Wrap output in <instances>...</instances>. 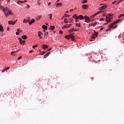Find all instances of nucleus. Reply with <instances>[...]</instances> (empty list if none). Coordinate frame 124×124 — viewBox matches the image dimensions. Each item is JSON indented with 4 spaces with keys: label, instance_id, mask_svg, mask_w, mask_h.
<instances>
[{
    "label": "nucleus",
    "instance_id": "338daca9",
    "mask_svg": "<svg viewBox=\"0 0 124 124\" xmlns=\"http://www.w3.org/2000/svg\"><path fill=\"white\" fill-rule=\"evenodd\" d=\"M103 16H106V15L105 14H103Z\"/></svg>",
    "mask_w": 124,
    "mask_h": 124
},
{
    "label": "nucleus",
    "instance_id": "a18cd8bd",
    "mask_svg": "<svg viewBox=\"0 0 124 124\" xmlns=\"http://www.w3.org/2000/svg\"><path fill=\"white\" fill-rule=\"evenodd\" d=\"M48 55H47V54H46L44 56V58H46L47 57Z\"/></svg>",
    "mask_w": 124,
    "mask_h": 124
},
{
    "label": "nucleus",
    "instance_id": "f3484780",
    "mask_svg": "<svg viewBox=\"0 0 124 124\" xmlns=\"http://www.w3.org/2000/svg\"><path fill=\"white\" fill-rule=\"evenodd\" d=\"M42 28L43 29V30H45V31H47V28H48L47 27V26L45 25H43L42 26Z\"/></svg>",
    "mask_w": 124,
    "mask_h": 124
},
{
    "label": "nucleus",
    "instance_id": "e433bc0d",
    "mask_svg": "<svg viewBox=\"0 0 124 124\" xmlns=\"http://www.w3.org/2000/svg\"><path fill=\"white\" fill-rule=\"evenodd\" d=\"M64 17H70V16L68 15L67 14H65L64 15Z\"/></svg>",
    "mask_w": 124,
    "mask_h": 124
},
{
    "label": "nucleus",
    "instance_id": "13d9d810",
    "mask_svg": "<svg viewBox=\"0 0 124 124\" xmlns=\"http://www.w3.org/2000/svg\"><path fill=\"white\" fill-rule=\"evenodd\" d=\"M16 35H18L19 34V32H16Z\"/></svg>",
    "mask_w": 124,
    "mask_h": 124
},
{
    "label": "nucleus",
    "instance_id": "2f4dec72",
    "mask_svg": "<svg viewBox=\"0 0 124 124\" xmlns=\"http://www.w3.org/2000/svg\"><path fill=\"white\" fill-rule=\"evenodd\" d=\"M49 19H50V20H52V14H49Z\"/></svg>",
    "mask_w": 124,
    "mask_h": 124
},
{
    "label": "nucleus",
    "instance_id": "4c0bfd02",
    "mask_svg": "<svg viewBox=\"0 0 124 124\" xmlns=\"http://www.w3.org/2000/svg\"><path fill=\"white\" fill-rule=\"evenodd\" d=\"M36 47H37V45L32 46L33 49H34L35 48H36Z\"/></svg>",
    "mask_w": 124,
    "mask_h": 124
},
{
    "label": "nucleus",
    "instance_id": "f257e3e1",
    "mask_svg": "<svg viewBox=\"0 0 124 124\" xmlns=\"http://www.w3.org/2000/svg\"><path fill=\"white\" fill-rule=\"evenodd\" d=\"M3 12H4V14L6 17H8L9 15H14V14L11 11V10H9L8 7H6L5 9H3Z\"/></svg>",
    "mask_w": 124,
    "mask_h": 124
},
{
    "label": "nucleus",
    "instance_id": "5fc2aeb1",
    "mask_svg": "<svg viewBox=\"0 0 124 124\" xmlns=\"http://www.w3.org/2000/svg\"><path fill=\"white\" fill-rule=\"evenodd\" d=\"M59 32H60V33H61V34H62V31H59Z\"/></svg>",
    "mask_w": 124,
    "mask_h": 124
},
{
    "label": "nucleus",
    "instance_id": "bb28decb",
    "mask_svg": "<svg viewBox=\"0 0 124 124\" xmlns=\"http://www.w3.org/2000/svg\"><path fill=\"white\" fill-rule=\"evenodd\" d=\"M50 30L53 31V30H54L55 29V26H50Z\"/></svg>",
    "mask_w": 124,
    "mask_h": 124
},
{
    "label": "nucleus",
    "instance_id": "f03ea898",
    "mask_svg": "<svg viewBox=\"0 0 124 124\" xmlns=\"http://www.w3.org/2000/svg\"><path fill=\"white\" fill-rule=\"evenodd\" d=\"M112 16L111 14H108V16H106V21L108 22V23H110L111 22V19H112V17H110Z\"/></svg>",
    "mask_w": 124,
    "mask_h": 124
},
{
    "label": "nucleus",
    "instance_id": "4d7b16f0",
    "mask_svg": "<svg viewBox=\"0 0 124 124\" xmlns=\"http://www.w3.org/2000/svg\"><path fill=\"white\" fill-rule=\"evenodd\" d=\"M47 56H49V55H50V52H48L47 54H46Z\"/></svg>",
    "mask_w": 124,
    "mask_h": 124
},
{
    "label": "nucleus",
    "instance_id": "6e6d98bb",
    "mask_svg": "<svg viewBox=\"0 0 124 124\" xmlns=\"http://www.w3.org/2000/svg\"><path fill=\"white\" fill-rule=\"evenodd\" d=\"M32 52H33L32 50H30V51H29V53H32Z\"/></svg>",
    "mask_w": 124,
    "mask_h": 124
},
{
    "label": "nucleus",
    "instance_id": "72a5a7b5",
    "mask_svg": "<svg viewBox=\"0 0 124 124\" xmlns=\"http://www.w3.org/2000/svg\"><path fill=\"white\" fill-rule=\"evenodd\" d=\"M65 38H66L67 39H69V36L68 35H65Z\"/></svg>",
    "mask_w": 124,
    "mask_h": 124
},
{
    "label": "nucleus",
    "instance_id": "8fccbe9b",
    "mask_svg": "<svg viewBox=\"0 0 124 124\" xmlns=\"http://www.w3.org/2000/svg\"><path fill=\"white\" fill-rule=\"evenodd\" d=\"M121 33L120 34H119V36H118V38H121Z\"/></svg>",
    "mask_w": 124,
    "mask_h": 124
},
{
    "label": "nucleus",
    "instance_id": "6ab92c4d",
    "mask_svg": "<svg viewBox=\"0 0 124 124\" xmlns=\"http://www.w3.org/2000/svg\"><path fill=\"white\" fill-rule=\"evenodd\" d=\"M0 31L1 32H3L4 31L3 27L1 25H0Z\"/></svg>",
    "mask_w": 124,
    "mask_h": 124
},
{
    "label": "nucleus",
    "instance_id": "7ed1b4c3",
    "mask_svg": "<svg viewBox=\"0 0 124 124\" xmlns=\"http://www.w3.org/2000/svg\"><path fill=\"white\" fill-rule=\"evenodd\" d=\"M121 21V19H118L117 21L114 22L112 24L109 25V29H112V28H114V25H117V23H119Z\"/></svg>",
    "mask_w": 124,
    "mask_h": 124
},
{
    "label": "nucleus",
    "instance_id": "3c124183",
    "mask_svg": "<svg viewBox=\"0 0 124 124\" xmlns=\"http://www.w3.org/2000/svg\"><path fill=\"white\" fill-rule=\"evenodd\" d=\"M103 29H104L103 28H101L99 31H102Z\"/></svg>",
    "mask_w": 124,
    "mask_h": 124
},
{
    "label": "nucleus",
    "instance_id": "79ce46f5",
    "mask_svg": "<svg viewBox=\"0 0 124 124\" xmlns=\"http://www.w3.org/2000/svg\"><path fill=\"white\" fill-rule=\"evenodd\" d=\"M26 8H27L28 9H29V8H30V5L27 4V6H26Z\"/></svg>",
    "mask_w": 124,
    "mask_h": 124
},
{
    "label": "nucleus",
    "instance_id": "aec40b11",
    "mask_svg": "<svg viewBox=\"0 0 124 124\" xmlns=\"http://www.w3.org/2000/svg\"><path fill=\"white\" fill-rule=\"evenodd\" d=\"M68 28H70V26H69L68 24H67L65 26H64L63 27H62V29H67Z\"/></svg>",
    "mask_w": 124,
    "mask_h": 124
},
{
    "label": "nucleus",
    "instance_id": "09e8293b",
    "mask_svg": "<svg viewBox=\"0 0 124 124\" xmlns=\"http://www.w3.org/2000/svg\"><path fill=\"white\" fill-rule=\"evenodd\" d=\"M21 59H22V56H20L18 58V60H21Z\"/></svg>",
    "mask_w": 124,
    "mask_h": 124
},
{
    "label": "nucleus",
    "instance_id": "f8f14e48",
    "mask_svg": "<svg viewBox=\"0 0 124 124\" xmlns=\"http://www.w3.org/2000/svg\"><path fill=\"white\" fill-rule=\"evenodd\" d=\"M82 8L83 9H88L89 6L87 4L82 5Z\"/></svg>",
    "mask_w": 124,
    "mask_h": 124
},
{
    "label": "nucleus",
    "instance_id": "e2e57ef3",
    "mask_svg": "<svg viewBox=\"0 0 124 124\" xmlns=\"http://www.w3.org/2000/svg\"><path fill=\"white\" fill-rule=\"evenodd\" d=\"M17 31H20V29H17Z\"/></svg>",
    "mask_w": 124,
    "mask_h": 124
},
{
    "label": "nucleus",
    "instance_id": "49530a36",
    "mask_svg": "<svg viewBox=\"0 0 124 124\" xmlns=\"http://www.w3.org/2000/svg\"><path fill=\"white\" fill-rule=\"evenodd\" d=\"M71 38H72V40H73V41H74V40H75V39H74V36H73V37H72Z\"/></svg>",
    "mask_w": 124,
    "mask_h": 124
},
{
    "label": "nucleus",
    "instance_id": "20e7f679",
    "mask_svg": "<svg viewBox=\"0 0 124 124\" xmlns=\"http://www.w3.org/2000/svg\"><path fill=\"white\" fill-rule=\"evenodd\" d=\"M84 19H85V22L86 23H90L91 22V18H90V17H89L88 16H84Z\"/></svg>",
    "mask_w": 124,
    "mask_h": 124
},
{
    "label": "nucleus",
    "instance_id": "ddd939ff",
    "mask_svg": "<svg viewBox=\"0 0 124 124\" xmlns=\"http://www.w3.org/2000/svg\"><path fill=\"white\" fill-rule=\"evenodd\" d=\"M94 32H95V34H94L93 37H92V38L93 39H94V38H96L97 36V32H95V31H94Z\"/></svg>",
    "mask_w": 124,
    "mask_h": 124
},
{
    "label": "nucleus",
    "instance_id": "c9c22d12",
    "mask_svg": "<svg viewBox=\"0 0 124 124\" xmlns=\"http://www.w3.org/2000/svg\"><path fill=\"white\" fill-rule=\"evenodd\" d=\"M69 20L70 21V23H72V21H73L72 18H69Z\"/></svg>",
    "mask_w": 124,
    "mask_h": 124
},
{
    "label": "nucleus",
    "instance_id": "58836bf2",
    "mask_svg": "<svg viewBox=\"0 0 124 124\" xmlns=\"http://www.w3.org/2000/svg\"><path fill=\"white\" fill-rule=\"evenodd\" d=\"M124 0H119L118 3H117V4H119V3H120V2H122V1H123Z\"/></svg>",
    "mask_w": 124,
    "mask_h": 124
},
{
    "label": "nucleus",
    "instance_id": "5701e85b",
    "mask_svg": "<svg viewBox=\"0 0 124 124\" xmlns=\"http://www.w3.org/2000/svg\"><path fill=\"white\" fill-rule=\"evenodd\" d=\"M16 3H17V4H20V3H24V1L21 0H17Z\"/></svg>",
    "mask_w": 124,
    "mask_h": 124
},
{
    "label": "nucleus",
    "instance_id": "0eeeda50",
    "mask_svg": "<svg viewBox=\"0 0 124 124\" xmlns=\"http://www.w3.org/2000/svg\"><path fill=\"white\" fill-rule=\"evenodd\" d=\"M72 18H74V19H75V22L77 23V22H79V19L77 17V15L75 14L73 16Z\"/></svg>",
    "mask_w": 124,
    "mask_h": 124
},
{
    "label": "nucleus",
    "instance_id": "052dcab7",
    "mask_svg": "<svg viewBox=\"0 0 124 124\" xmlns=\"http://www.w3.org/2000/svg\"><path fill=\"white\" fill-rule=\"evenodd\" d=\"M110 31V29H107V30H106V31Z\"/></svg>",
    "mask_w": 124,
    "mask_h": 124
},
{
    "label": "nucleus",
    "instance_id": "7c9ffc66",
    "mask_svg": "<svg viewBox=\"0 0 124 124\" xmlns=\"http://www.w3.org/2000/svg\"><path fill=\"white\" fill-rule=\"evenodd\" d=\"M73 31H74V29H71V30H70L69 31V32L70 33H71V32H73Z\"/></svg>",
    "mask_w": 124,
    "mask_h": 124
},
{
    "label": "nucleus",
    "instance_id": "423d86ee",
    "mask_svg": "<svg viewBox=\"0 0 124 124\" xmlns=\"http://www.w3.org/2000/svg\"><path fill=\"white\" fill-rule=\"evenodd\" d=\"M9 25H15V24H16V23H17V20H16L15 21H9L8 22Z\"/></svg>",
    "mask_w": 124,
    "mask_h": 124
},
{
    "label": "nucleus",
    "instance_id": "680f3d73",
    "mask_svg": "<svg viewBox=\"0 0 124 124\" xmlns=\"http://www.w3.org/2000/svg\"><path fill=\"white\" fill-rule=\"evenodd\" d=\"M7 31H9V27H7Z\"/></svg>",
    "mask_w": 124,
    "mask_h": 124
},
{
    "label": "nucleus",
    "instance_id": "0e129e2a",
    "mask_svg": "<svg viewBox=\"0 0 124 124\" xmlns=\"http://www.w3.org/2000/svg\"><path fill=\"white\" fill-rule=\"evenodd\" d=\"M37 4H38V5H40L41 4H40V3L38 2Z\"/></svg>",
    "mask_w": 124,
    "mask_h": 124
},
{
    "label": "nucleus",
    "instance_id": "393cba45",
    "mask_svg": "<svg viewBox=\"0 0 124 124\" xmlns=\"http://www.w3.org/2000/svg\"><path fill=\"white\" fill-rule=\"evenodd\" d=\"M41 35H43V33L42 32H41V31H39L38 32V36H39V37H40L41 36Z\"/></svg>",
    "mask_w": 124,
    "mask_h": 124
},
{
    "label": "nucleus",
    "instance_id": "69168bd1",
    "mask_svg": "<svg viewBox=\"0 0 124 124\" xmlns=\"http://www.w3.org/2000/svg\"><path fill=\"white\" fill-rule=\"evenodd\" d=\"M50 4H51V2H49V3H48V5H50Z\"/></svg>",
    "mask_w": 124,
    "mask_h": 124
},
{
    "label": "nucleus",
    "instance_id": "4468645a",
    "mask_svg": "<svg viewBox=\"0 0 124 124\" xmlns=\"http://www.w3.org/2000/svg\"><path fill=\"white\" fill-rule=\"evenodd\" d=\"M48 47H49V46L47 45H43V49H44V50L47 49Z\"/></svg>",
    "mask_w": 124,
    "mask_h": 124
},
{
    "label": "nucleus",
    "instance_id": "4be33fe9",
    "mask_svg": "<svg viewBox=\"0 0 124 124\" xmlns=\"http://www.w3.org/2000/svg\"><path fill=\"white\" fill-rule=\"evenodd\" d=\"M21 38H22V39H27V38H28V37H27V35H24L22 36Z\"/></svg>",
    "mask_w": 124,
    "mask_h": 124
},
{
    "label": "nucleus",
    "instance_id": "412c9836",
    "mask_svg": "<svg viewBox=\"0 0 124 124\" xmlns=\"http://www.w3.org/2000/svg\"><path fill=\"white\" fill-rule=\"evenodd\" d=\"M34 23V20L33 19H32L30 22H29V24L31 25L32 24H33Z\"/></svg>",
    "mask_w": 124,
    "mask_h": 124
},
{
    "label": "nucleus",
    "instance_id": "ea45409f",
    "mask_svg": "<svg viewBox=\"0 0 124 124\" xmlns=\"http://www.w3.org/2000/svg\"><path fill=\"white\" fill-rule=\"evenodd\" d=\"M44 54H45V52H43L41 53H40V55H41L42 56H43V55H44Z\"/></svg>",
    "mask_w": 124,
    "mask_h": 124
},
{
    "label": "nucleus",
    "instance_id": "9b49d317",
    "mask_svg": "<svg viewBox=\"0 0 124 124\" xmlns=\"http://www.w3.org/2000/svg\"><path fill=\"white\" fill-rule=\"evenodd\" d=\"M30 21H31V19H30V18H28L27 19L26 18L24 19L23 23H29Z\"/></svg>",
    "mask_w": 124,
    "mask_h": 124
},
{
    "label": "nucleus",
    "instance_id": "1a4fd4ad",
    "mask_svg": "<svg viewBox=\"0 0 124 124\" xmlns=\"http://www.w3.org/2000/svg\"><path fill=\"white\" fill-rule=\"evenodd\" d=\"M18 39H19V42H20V44H21V45H24V44H25V43H26V40H22V39H21L20 38Z\"/></svg>",
    "mask_w": 124,
    "mask_h": 124
},
{
    "label": "nucleus",
    "instance_id": "c03bdc74",
    "mask_svg": "<svg viewBox=\"0 0 124 124\" xmlns=\"http://www.w3.org/2000/svg\"><path fill=\"white\" fill-rule=\"evenodd\" d=\"M116 2H117V1H115L112 2V4H115V3H116Z\"/></svg>",
    "mask_w": 124,
    "mask_h": 124
},
{
    "label": "nucleus",
    "instance_id": "a211bd4d",
    "mask_svg": "<svg viewBox=\"0 0 124 124\" xmlns=\"http://www.w3.org/2000/svg\"><path fill=\"white\" fill-rule=\"evenodd\" d=\"M41 18H42V16H39L36 17V19L37 21H39V20H40V19H41Z\"/></svg>",
    "mask_w": 124,
    "mask_h": 124
},
{
    "label": "nucleus",
    "instance_id": "c85d7f7f",
    "mask_svg": "<svg viewBox=\"0 0 124 124\" xmlns=\"http://www.w3.org/2000/svg\"><path fill=\"white\" fill-rule=\"evenodd\" d=\"M76 27H81V24L80 23H76Z\"/></svg>",
    "mask_w": 124,
    "mask_h": 124
},
{
    "label": "nucleus",
    "instance_id": "a878e982",
    "mask_svg": "<svg viewBox=\"0 0 124 124\" xmlns=\"http://www.w3.org/2000/svg\"><path fill=\"white\" fill-rule=\"evenodd\" d=\"M62 3H58L56 4V6L57 7H58V6H62Z\"/></svg>",
    "mask_w": 124,
    "mask_h": 124
},
{
    "label": "nucleus",
    "instance_id": "2eb2a0df",
    "mask_svg": "<svg viewBox=\"0 0 124 124\" xmlns=\"http://www.w3.org/2000/svg\"><path fill=\"white\" fill-rule=\"evenodd\" d=\"M92 26H93V27H95V26H96V22H95L94 23H91L89 24V27H92Z\"/></svg>",
    "mask_w": 124,
    "mask_h": 124
},
{
    "label": "nucleus",
    "instance_id": "774afa93",
    "mask_svg": "<svg viewBox=\"0 0 124 124\" xmlns=\"http://www.w3.org/2000/svg\"><path fill=\"white\" fill-rule=\"evenodd\" d=\"M71 11H73V10H70V12H71Z\"/></svg>",
    "mask_w": 124,
    "mask_h": 124
},
{
    "label": "nucleus",
    "instance_id": "cd10ccee",
    "mask_svg": "<svg viewBox=\"0 0 124 124\" xmlns=\"http://www.w3.org/2000/svg\"><path fill=\"white\" fill-rule=\"evenodd\" d=\"M82 3H86L88 2V0H83V1H81Z\"/></svg>",
    "mask_w": 124,
    "mask_h": 124
},
{
    "label": "nucleus",
    "instance_id": "37998d69",
    "mask_svg": "<svg viewBox=\"0 0 124 124\" xmlns=\"http://www.w3.org/2000/svg\"><path fill=\"white\" fill-rule=\"evenodd\" d=\"M51 50H52V48H50L48 49H47V51L49 52V51H51Z\"/></svg>",
    "mask_w": 124,
    "mask_h": 124
},
{
    "label": "nucleus",
    "instance_id": "a19ab883",
    "mask_svg": "<svg viewBox=\"0 0 124 124\" xmlns=\"http://www.w3.org/2000/svg\"><path fill=\"white\" fill-rule=\"evenodd\" d=\"M0 8L1 9H3H3H5L3 6H0Z\"/></svg>",
    "mask_w": 124,
    "mask_h": 124
},
{
    "label": "nucleus",
    "instance_id": "f704fd0d",
    "mask_svg": "<svg viewBox=\"0 0 124 124\" xmlns=\"http://www.w3.org/2000/svg\"><path fill=\"white\" fill-rule=\"evenodd\" d=\"M124 16V14H122L119 16L118 18L120 19V18H122V17H123V16Z\"/></svg>",
    "mask_w": 124,
    "mask_h": 124
},
{
    "label": "nucleus",
    "instance_id": "6e6552de",
    "mask_svg": "<svg viewBox=\"0 0 124 124\" xmlns=\"http://www.w3.org/2000/svg\"><path fill=\"white\" fill-rule=\"evenodd\" d=\"M102 11H100L99 12H97L96 13L94 14L93 16H92L91 18H94L95 16H96V15H98V14H100V13H102Z\"/></svg>",
    "mask_w": 124,
    "mask_h": 124
},
{
    "label": "nucleus",
    "instance_id": "864d4df0",
    "mask_svg": "<svg viewBox=\"0 0 124 124\" xmlns=\"http://www.w3.org/2000/svg\"><path fill=\"white\" fill-rule=\"evenodd\" d=\"M1 0L3 1L4 0H0V5H1Z\"/></svg>",
    "mask_w": 124,
    "mask_h": 124
},
{
    "label": "nucleus",
    "instance_id": "de8ad7c7",
    "mask_svg": "<svg viewBox=\"0 0 124 124\" xmlns=\"http://www.w3.org/2000/svg\"><path fill=\"white\" fill-rule=\"evenodd\" d=\"M100 21H104V18H100Z\"/></svg>",
    "mask_w": 124,
    "mask_h": 124
},
{
    "label": "nucleus",
    "instance_id": "473e14b6",
    "mask_svg": "<svg viewBox=\"0 0 124 124\" xmlns=\"http://www.w3.org/2000/svg\"><path fill=\"white\" fill-rule=\"evenodd\" d=\"M15 53H16V51H13L11 52V55L12 56H14V54H15Z\"/></svg>",
    "mask_w": 124,
    "mask_h": 124
},
{
    "label": "nucleus",
    "instance_id": "9d476101",
    "mask_svg": "<svg viewBox=\"0 0 124 124\" xmlns=\"http://www.w3.org/2000/svg\"><path fill=\"white\" fill-rule=\"evenodd\" d=\"M78 19L79 20H84L85 16H83L82 15H79L78 16H77Z\"/></svg>",
    "mask_w": 124,
    "mask_h": 124
},
{
    "label": "nucleus",
    "instance_id": "39448f33",
    "mask_svg": "<svg viewBox=\"0 0 124 124\" xmlns=\"http://www.w3.org/2000/svg\"><path fill=\"white\" fill-rule=\"evenodd\" d=\"M106 8H107V5H104L101 7H99V9L100 11H101V10H104V9H106Z\"/></svg>",
    "mask_w": 124,
    "mask_h": 124
},
{
    "label": "nucleus",
    "instance_id": "c756f323",
    "mask_svg": "<svg viewBox=\"0 0 124 124\" xmlns=\"http://www.w3.org/2000/svg\"><path fill=\"white\" fill-rule=\"evenodd\" d=\"M69 38H72V37H73V35H72V34H70L69 35H68Z\"/></svg>",
    "mask_w": 124,
    "mask_h": 124
},
{
    "label": "nucleus",
    "instance_id": "b1692460",
    "mask_svg": "<svg viewBox=\"0 0 124 124\" xmlns=\"http://www.w3.org/2000/svg\"><path fill=\"white\" fill-rule=\"evenodd\" d=\"M68 21V19H67V18H64V23H65V24H68V21Z\"/></svg>",
    "mask_w": 124,
    "mask_h": 124
},
{
    "label": "nucleus",
    "instance_id": "603ef678",
    "mask_svg": "<svg viewBox=\"0 0 124 124\" xmlns=\"http://www.w3.org/2000/svg\"><path fill=\"white\" fill-rule=\"evenodd\" d=\"M45 35H48V32H46L45 33Z\"/></svg>",
    "mask_w": 124,
    "mask_h": 124
},
{
    "label": "nucleus",
    "instance_id": "bf43d9fd",
    "mask_svg": "<svg viewBox=\"0 0 124 124\" xmlns=\"http://www.w3.org/2000/svg\"><path fill=\"white\" fill-rule=\"evenodd\" d=\"M23 1V3H24V2H27V0H24V1Z\"/></svg>",
    "mask_w": 124,
    "mask_h": 124
},
{
    "label": "nucleus",
    "instance_id": "dca6fc26",
    "mask_svg": "<svg viewBox=\"0 0 124 124\" xmlns=\"http://www.w3.org/2000/svg\"><path fill=\"white\" fill-rule=\"evenodd\" d=\"M9 68H10V67H5V68H4L2 70V72H4L6 70H8V69H9Z\"/></svg>",
    "mask_w": 124,
    "mask_h": 124
}]
</instances>
